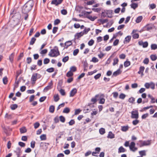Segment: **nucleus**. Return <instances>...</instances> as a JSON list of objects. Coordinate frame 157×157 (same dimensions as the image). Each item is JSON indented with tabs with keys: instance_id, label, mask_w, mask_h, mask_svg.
Masks as SVG:
<instances>
[{
	"instance_id": "obj_1",
	"label": "nucleus",
	"mask_w": 157,
	"mask_h": 157,
	"mask_svg": "<svg viewBox=\"0 0 157 157\" xmlns=\"http://www.w3.org/2000/svg\"><path fill=\"white\" fill-rule=\"evenodd\" d=\"M34 3L33 1L29 0L27 2L24 6L22 10V12L25 14H27L32 9Z\"/></svg>"
},
{
	"instance_id": "obj_2",
	"label": "nucleus",
	"mask_w": 157,
	"mask_h": 157,
	"mask_svg": "<svg viewBox=\"0 0 157 157\" xmlns=\"http://www.w3.org/2000/svg\"><path fill=\"white\" fill-rule=\"evenodd\" d=\"M60 55L58 47L55 46L54 48L51 49L48 53V56L52 57H56Z\"/></svg>"
},
{
	"instance_id": "obj_3",
	"label": "nucleus",
	"mask_w": 157,
	"mask_h": 157,
	"mask_svg": "<svg viewBox=\"0 0 157 157\" xmlns=\"http://www.w3.org/2000/svg\"><path fill=\"white\" fill-rule=\"evenodd\" d=\"M41 77V75L37 73L33 74L31 78V81L32 84H34L36 82V81L38 79L40 78Z\"/></svg>"
},
{
	"instance_id": "obj_4",
	"label": "nucleus",
	"mask_w": 157,
	"mask_h": 157,
	"mask_svg": "<svg viewBox=\"0 0 157 157\" xmlns=\"http://www.w3.org/2000/svg\"><path fill=\"white\" fill-rule=\"evenodd\" d=\"M151 144L150 141L149 140L143 141L140 140L139 141L138 144L140 147L144 146H147Z\"/></svg>"
},
{
	"instance_id": "obj_5",
	"label": "nucleus",
	"mask_w": 157,
	"mask_h": 157,
	"mask_svg": "<svg viewBox=\"0 0 157 157\" xmlns=\"http://www.w3.org/2000/svg\"><path fill=\"white\" fill-rule=\"evenodd\" d=\"M131 117L132 119H137L139 117V113L137 110H135L132 111Z\"/></svg>"
},
{
	"instance_id": "obj_6",
	"label": "nucleus",
	"mask_w": 157,
	"mask_h": 157,
	"mask_svg": "<svg viewBox=\"0 0 157 157\" xmlns=\"http://www.w3.org/2000/svg\"><path fill=\"white\" fill-rule=\"evenodd\" d=\"M135 144L134 142H132L130 143L129 146L130 149L131 151L135 152L137 150V148L135 147Z\"/></svg>"
},
{
	"instance_id": "obj_7",
	"label": "nucleus",
	"mask_w": 157,
	"mask_h": 157,
	"mask_svg": "<svg viewBox=\"0 0 157 157\" xmlns=\"http://www.w3.org/2000/svg\"><path fill=\"white\" fill-rule=\"evenodd\" d=\"M53 83L52 81L49 82L47 86H46L44 89L45 92L47 91L48 90L51 89L52 87Z\"/></svg>"
},
{
	"instance_id": "obj_8",
	"label": "nucleus",
	"mask_w": 157,
	"mask_h": 157,
	"mask_svg": "<svg viewBox=\"0 0 157 157\" xmlns=\"http://www.w3.org/2000/svg\"><path fill=\"white\" fill-rule=\"evenodd\" d=\"M137 31V30H133L131 33V34L132 35V38L134 39H138L139 37V34L136 33Z\"/></svg>"
},
{
	"instance_id": "obj_9",
	"label": "nucleus",
	"mask_w": 157,
	"mask_h": 157,
	"mask_svg": "<svg viewBox=\"0 0 157 157\" xmlns=\"http://www.w3.org/2000/svg\"><path fill=\"white\" fill-rule=\"evenodd\" d=\"M138 43L139 45L142 46L144 48H147L148 46V43L147 41L143 42L142 41H140Z\"/></svg>"
},
{
	"instance_id": "obj_10",
	"label": "nucleus",
	"mask_w": 157,
	"mask_h": 157,
	"mask_svg": "<svg viewBox=\"0 0 157 157\" xmlns=\"http://www.w3.org/2000/svg\"><path fill=\"white\" fill-rule=\"evenodd\" d=\"M63 0H53L51 2L52 4H54L56 6H58L60 4L63 2Z\"/></svg>"
},
{
	"instance_id": "obj_11",
	"label": "nucleus",
	"mask_w": 157,
	"mask_h": 157,
	"mask_svg": "<svg viewBox=\"0 0 157 157\" xmlns=\"http://www.w3.org/2000/svg\"><path fill=\"white\" fill-rule=\"evenodd\" d=\"M84 35L83 34V33H82V32L77 33L75 35V39H78L79 38H80L82 36Z\"/></svg>"
},
{
	"instance_id": "obj_12",
	"label": "nucleus",
	"mask_w": 157,
	"mask_h": 157,
	"mask_svg": "<svg viewBox=\"0 0 157 157\" xmlns=\"http://www.w3.org/2000/svg\"><path fill=\"white\" fill-rule=\"evenodd\" d=\"M77 92V90L75 88H73L70 92V97H72L74 96Z\"/></svg>"
},
{
	"instance_id": "obj_13",
	"label": "nucleus",
	"mask_w": 157,
	"mask_h": 157,
	"mask_svg": "<svg viewBox=\"0 0 157 157\" xmlns=\"http://www.w3.org/2000/svg\"><path fill=\"white\" fill-rule=\"evenodd\" d=\"M14 152L16 153L17 156V157H19L20 154L21 153V149L20 147H17L16 148L15 151Z\"/></svg>"
},
{
	"instance_id": "obj_14",
	"label": "nucleus",
	"mask_w": 157,
	"mask_h": 157,
	"mask_svg": "<svg viewBox=\"0 0 157 157\" xmlns=\"http://www.w3.org/2000/svg\"><path fill=\"white\" fill-rule=\"evenodd\" d=\"M145 68L144 66H141L140 67L139 71H138V73L139 74H141L142 76L144 75L143 72Z\"/></svg>"
},
{
	"instance_id": "obj_15",
	"label": "nucleus",
	"mask_w": 157,
	"mask_h": 157,
	"mask_svg": "<svg viewBox=\"0 0 157 157\" xmlns=\"http://www.w3.org/2000/svg\"><path fill=\"white\" fill-rule=\"evenodd\" d=\"M131 38V36H127L125 38L124 41V44L128 43L130 41Z\"/></svg>"
},
{
	"instance_id": "obj_16",
	"label": "nucleus",
	"mask_w": 157,
	"mask_h": 157,
	"mask_svg": "<svg viewBox=\"0 0 157 157\" xmlns=\"http://www.w3.org/2000/svg\"><path fill=\"white\" fill-rule=\"evenodd\" d=\"M121 71L120 69H118L117 71L114 72L113 73V76H116L121 74Z\"/></svg>"
},
{
	"instance_id": "obj_17",
	"label": "nucleus",
	"mask_w": 157,
	"mask_h": 157,
	"mask_svg": "<svg viewBox=\"0 0 157 157\" xmlns=\"http://www.w3.org/2000/svg\"><path fill=\"white\" fill-rule=\"evenodd\" d=\"M115 135L112 132L110 131L109 132L107 137L110 139H113L114 138Z\"/></svg>"
},
{
	"instance_id": "obj_18",
	"label": "nucleus",
	"mask_w": 157,
	"mask_h": 157,
	"mask_svg": "<svg viewBox=\"0 0 157 157\" xmlns=\"http://www.w3.org/2000/svg\"><path fill=\"white\" fill-rule=\"evenodd\" d=\"M72 44L71 41H68L66 42L65 44V48H67L68 47Z\"/></svg>"
},
{
	"instance_id": "obj_19",
	"label": "nucleus",
	"mask_w": 157,
	"mask_h": 157,
	"mask_svg": "<svg viewBox=\"0 0 157 157\" xmlns=\"http://www.w3.org/2000/svg\"><path fill=\"white\" fill-rule=\"evenodd\" d=\"M126 151V149L124 148L122 146H121L118 149V153H120L122 152H124Z\"/></svg>"
},
{
	"instance_id": "obj_20",
	"label": "nucleus",
	"mask_w": 157,
	"mask_h": 157,
	"mask_svg": "<svg viewBox=\"0 0 157 157\" xmlns=\"http://www.w3.org/2000/svg\"><path fill=\"white\" fill-rule=\"evenodd\" d=\"M129 128V127L128 125L121 126V130L123 132H126L128 131Z\"/></svg>"
},
{
	"instance_id": "obj_21",
	"label": "nucleus",
	"mask_w": 157,
	"mask_h": 157,
	"mask_svg": "<svg viewBox=\"0 0 157 157\" xmlns=\"http://www.w3.org/2000/svg\"><path fill=\"white\" fill-rule=\"evenodd\" d=\"M90 30V28H87L86 27H85L84 30L82 31V33H83V34H87L88 32Z\"/></svg>"
},
{
	"instance_id": "obj_22",
	"label": "nucleus",
	"mask_w": 157,
	"mask_h": 157,
	"mask_svg": "<svg viewBox=\"0 0 157 157\" xmlns=\"http://www.w3.org/2000/svg\"><path fill=\"white\" fill-rule=\"evenodd\" d=\"M20 132L21 133H23L27 132V130L25 127H23L20 129Z\"/></svg>"
},
{
	"instance_id": "obj_23",
	"label": "nucleus",
	"mask_w": 157,
	"mask_h": 157,
	"mask_svg": "<svg viewBox=\"0 0 157 157\" xmlns=\"http://www.w3.org/2000/svg\"><path fill=\"white\" fill-rule=\"evenodd\" d=\"M152 50H155L157 49V44H152L151 46Z\"/></svg>"
},
{
	"instance_id": "obj_24",
	"label": "nucleus",
	"mask_w": 157,
	"mask_h": 157,
	"mask_svg": "<svg viewBox=\"0 0 157 157\" xmlns=\"http://www.w3.org/2000/svg\"><path fill=\"white\" fill-rule=\"evenodd\" d=\"M143 19V17L142 16H139L138 17L136 20V23H139Z\"/></svg>"
},
{
	"instance_id": "obj_25",
	"label": "nucleus",
	"mask_w": 157,
	"mask_h": 157,
	"mask_svg": "<svg viewBox=\"0 0 157 157\" xmlns=\"http://www.w3.org/2000/svg\"><path fill=\"white\" fill-rule=\"evenodd\" d=\"M149 9L150 10H152L156 8V5L155 4L152 3L149 5Z\"/></svg>"
},
{
	"instance_id": "obj_26",
	"label": "nucleus",
	"mask_w": 157,
	"mask_h": 157,
	"mask_svg": "<svg viewBox=\"0 0 157 157\" xmlns=\"http://www.w3.org/2000/svg\"><path fill=\"white\" fill-rule=\"evenodd\" d=\"M54 101L55 102L58 101L59 99L58 94H55L54 96Z\"/></svg>"
},
{
	"instance_id": "obj_27",
	"label": "nucleus",
	"mask_w": 157,
	"mask_h": 157,
	"mask_svg": "<svg viewBox=\"0 0 157 157\" xmlns=\"http://www.w3.org/2000/svg\"><path fill=\"white\" fill-rule=\"evenodd\" d=\"M55 110V107L54 105H51L49 108V111L51 113H53Z\"/></svg>"
},
{
	"instance_id": "obj_28",
	"label": "nucleus",
	"mask_w": 157,
	"mask_h": 157,
	"mask_svg": "<svg viewBox=\"0 0 157 157\" xmlns=\"http://www.w3.org/2000/svg\"><path fill=\"white\" fill-rule=\"evenodd\" d=\"M139 153L140 155V157H143V156L146 155V152L145 150L139 151Z\"/></svg>"
},
{
	"instance_id": "obj_29",
	"label": "nucleus",
	"mask_w": 157,
	"mask_h": 157,
	"mask_svg": "<svg viewBox=\"0 0 157 157\" xmlns=\"http://www.w3.org/2000/svg\"><path fill=\"white\" fill-rule=\"evenodd\" d=\"M87 18L91 21H93L97 18V17L96 16L92 17L91 15H90L87 17Z\"/></svg>"
},
{
	"instance_id": "obj_30",
	"label": "nucleus",
	"mask_w": 157,
	"mask_h": 157,
	"mask_svg": "<svg viewBox=\"0 0 157 157\" xmlns=\"http://www.w3.org/2000/svg\"><path fill=\"white\" fill-rule=\"evenodd\" d=\"M41 140H46V136L45 134H42L40 136Z\"/></svg>"
},
{
	"instance_id": "obj_31",
	"label": "nucleus",
	"mask_w": 157,
	"mask_h": 157,
	"mask_svg": "<svg viewBox=\"0 0 157 157\" xmlns=\"http://www.w3.org/2000/svg\"><path fill=\"white\" fill-rule=\"evenodd\" d=\"M70 111V109L68 107L65 108L63 110V113H68Z\"/></svg>"
},
{
	"instance_id": "obj_32",
	"label": "nucleus",
	"mask_w": 157,
	"mask_h": 157,
	"mask_svg": "<svg viewBox=\"0 0 157 157\" xmlns=\"http://www.w3.org/2000/svg\"><path fill=\"white\" fill-rule=\"evenodd\" d=\"M131 6L132 8L135 10L138 7V4L135 3H132L131 5Z\"/></svg>"
},
{
	"instance_id": "obj_33",
	"label": "nucleus",
	"mask_w": 157,
	"mask_h": 157,
	"mask_svg": "<svg viewBox=\"0 0 157 157\" xmlns=\"http://www.w3.org/2000/svg\"><path fill=\"white\" fill-rule=\"evenodd\" d=\"M99 132L101 135H103L105 133V129L103 128H101L99 129Z\"/></svg>"
},
{
	"instance_id": "obj_34",
	"label": "nucleus",
	"mask_w": 157,
	"mask_h": 157,
	"mask_svg": "<svg viewBox=\"0 0 157 157\" xmlns=\"http://www.w3.org/2000/svg\"><path fill=\"white\" fill-rule=\"evenodd\" d=\"M130 65V62L128 61H127L124 63V66L125 67H127Z\"/></svg>"
},
{
	"instance_id": "obj_35",
	"label": "nucleus",
	"mask_w": 157,
	"mask_h": 157,
	"mask_svg": "<svg viewBox=\"0 0 157 157\" xmlns=\"http://www.w3.org/2000/svg\"><path fill=\"white\" fill-rule=\"evenodd\" d=\"M150 87L152 90H154L155 89V84L153 82H150Z\"/></svg>"
},
{
	"instance_id": "obj_36",
	"label": "nucleus",
	"mask_w": 157,
	"mask_h": 157,
	"mask_svg": "<svg viewBox=\"0 0 157 157\" xmlns=\"http://www.w3.org/2000/svg\"><path fill=\"white\" fill-rule=\"evenodd\" d=\"M119 60L117 58H115L113 59V65L115 66L117 63L118 62Z\"/></svg>"
},
{
	"instance_id": "obj_37",
	"label": "nucleus",
	"mask_w": 157,
	"mask_h": 157,
	"mask_svg": "<svg viewBox=\"0 0 157 157\" xmlns=\"http://www.w3.org/2000/svg\"><path fill=\"white\" fill-rule=\"evenodd\" d=\"M36 40V39L34 37H33L30 42V44L33 45L35 41Z\"/></svg>"
},
{
	"instance_id": "obj_38",
	"label": "nucleus",
	"mask_w": 157,
	"mask_h": 157,
	"mask_svg": "<svg viewBox=\"0 0 157 157\" xmlns=\"http://www.w3.org/2000/svg\"><path fill=\"white\" fill-rule=\"evenodd\" d=\"M17 105L16 104L11 105L10 108L12 110H14L17 107Z\"/></svg>"
},
{
	"instance_id": "obj_39",
	"label": "nucleus",
	"mask_w": 157,
	"mask_h": 157,
	"mask_svg": "<svg viewBox=\"0 0 157 157\" xmlns=\"http://www.w3.org/2000/svg\"><path fill=\"white\" fill-rule=\"evenodd\" d=\"M150 58L152 61H155L157 59V57L155 55H151L150 56Z\"/></svg>"
},
{
	"instance_id": "obj_40",
	"label": "nucleus",
	"mask_w": 157,
	"mask_h": 157,
	"mask_svg": "<svg viewBox=\"0 0 157 157\" xmlns=\"http://www.w3.org/2000/svg\"><path fill=\"white\" fill-rule=\"evenodd\" d=\"M5 48V45L2 44L0 46V52H2L3 51Z\"/></svg>"
},
{
	"instance_id": "obj_41",
	"label": "nucleus",
	"mask_w": 157,
	"mask_h": 157,
	"mask_svg": "<svg viewBox=\"0 0 157 157\" xmlns=\"http://www.w3.org/2000/svg\"><path fill=\"white\" fill-rule=\"evenodd\" d=\"M81 111V110L80 109H77L75 110V112L74 114L76 115L78 114Z\"/></svg>"
},
{
	"instance_id": "obj_42",
	"label": "nucleus",
	"mask_w": 157,
	"mask_h": 157,
	"mask_svg": "<svg viewBox=\"0 0 157 157\" xmlns=\"http://www.w3.org/2000/svg\"><path fill=\"white\" fill-rule=\"evenodd\" d=\"M60 22V20L59 19H57L54 21V25H56L59 24Z\"/></svg>"
},
{
	"instance_id": "obj_43",
	"label": "nucleus",
	"mask_w": 157,
	"mask_h": 157,
	"mask_svg": "<svg viewBox=\"0 0 157 157\" xmlns=\"http://www.w3.org/2000/svg\"><path fill=\"white\" fill-rule=\"evenodd\" d=\"M73 72L70 71L67 73L66 76L68 77H70L73 76Z\"/></svg>"
},
{
	"instance_id": "obj_44",
	"label": "nucleus",
	"mask_w": 157,
	"mask_h": 157,
	"mask_svg": "<svg viewBox=\"0 0 157 157\" xmlns=\"http://www.w3.org/2000/svg\"><path fill=\"white\" fill-rule=\"evenodd\" d=\"M14 56V54L13 53H12L9 56V59L11 62H12L13 60Z\"/></svg>"
},
{
	"instance_id": "obj_45",
	"label": "nucleus",
	"mask_w": 157,
	"mask_h": 157,
	"mask_svg": "<svg viewBox=\"0 0 157 157\" xmlns=\"http://www.w3.org/2000/svg\"><path fill=\"white\" fill-rule=\"evenodd\" d=\"M98 96V95H97L95 96L94 98H92L91 99V101L93 102V103H94L97 101L96 98Z\"/></svg>"
},
{
	"instance_id": "obj_46",
	"label": "nucleus",
	"mask_w": 157,
	"mask_h": 157,
	"mask_svg": "<svg viewBox=\"0 0 157 157\" xmlns=\"http://www.w3.org/2000/svg\"><path fill=\"white\" fill-rule=\"evenodd\" d=\"M69 57L68 56H66L64 57L62 59V61L64 63L67 62L69 60Z\"/></svg>"
},
{
	"instance_id": "obj_47",
	"label": "nucleus",
	"mask_w": 157,
	"mask_h": 157,
	"mask_svg": "<svg viewBox=\"0 0 157 157\" xmlns=\"http://www.w3.org/2000/svg\"><path fill=\"white\" fill-rule=\"evenodd\" d=\"M61 14L63 15H66L67 14V12L66 10L63 9L61 10Z\"/></svg>"
},
{
	"instance_id": "obj_48",
	"label": "nucleus",
	"mask_w": 157,
	"mask_h": 157,
	"mask_svg": "<svg viewBox=\"0 0 157 157\" xmlns=\"http://www.w3.org/2000/svg\"><path fill=\"white\" fill-rule=\"evenodd\" d=\"M48 52L47 49H44L42 50L40 52V53L41 54H46Z\"/></svg>"
},
{
	"instance_id": "obj_49",
	"label": "nucleus",
	"mask_w": 157,
	"mask_h": 157,
	"mask_svg": "<svg viewBox=\"0 0 157 157\" xmlns=\"http://www.w3.org/2000/svg\"><path fill=\"white\" fill-rule=\"evenodd\" d=\"M3 82L4 84H6L7 83L8 80L6 77H5L3 78Z\"/></svg>"
},
{
	"instance_id": "obj_50",
	"label": "nucleus",
	"mask_w": 157,
	"mask_h": 157,
	"mask_svg": "<svg viewBox=\"0 0 157 157\" xmlns=\"http://www.w3.org/2000/svg\"><path fill=\"white\" fill-rule=\"evenodd\" d=\"M92 10L95 12H99L101 10V9L100 8H92Z\"/></svg>"
},
{
	"instance_id": "obj_51",
	"label": "nucleus",
	"mask_w": 157,
	"mask_h": 157,
	"mask_svg": "<svg viewBox=\"0 0 157 157\" xmlns=\"http://www.w3.org/2000/svg\"><path fill=\"white\" fill-rule=\"evenodd\" d=\"M59 119H60V121L61 122H62L63 123H64L65 122V118L63 116H60L59 117Z\"/></svg>"
},
{
	"instance_id": "obj_52",
	"label": "nucleus",
	"mask_w": 157,
	"mask_h": 157,
	"mask_svg": "<svg viewBox=\"0 0 157 157\" xmlns=\"http://www.w3.org/2000/svg\"><path fill=\"white\" fill-rule=\"evenodd\" d=\"M54 69L53 67H51L47 69L46 71L48 72L51 73L54 71Z\"/></svg>"
},
{
	"instance_id": "obj_53",
	"label": "nucleus",
	"mask_w": 157,
	"mask_h": 157,
	"mask_svg": "<svg viewBox=\"0 0 157 157\" xmlns=\"http://www.w3.org/2000/svg\"><path fill=\"white\" fill-rule=\"evenodd\" d=\"M98 59L95 57H93L91 61L94 63H96L98 62Z\"/></svg>"
},
{
	"instance_id": "obj_54",
	"label": "nucleus",
	"mask_w": 157,
	"mask_h": 157,
	"mask_svg": "<svg viewBox=\"0 0 157 157\" xmlns=\"http://www.w3.org/2000/svg\"><path fill=\"white\" fill-rule=\"evenodd\" d=\"M126 95L124 94L121 93L119 95V98L122 99H124Z\"/></svg>"
},
{
	"instance_id": "obj_55",
	"label": "nucleus",
	"mask_w": 157,
	"mask_h": 157,
	"mask_svg": "<svg viewBox=\"0 0 157 157\" xmlns=\"http://www.w3.org/2000/svg\"><path fill=\"white\" fill-rule=\"evenodd\" d=\"M50 61V60L48 58H45L44 60V64H47Z\"/></svg>"
},
{
	"instance_id": "obj_56",
	"label": "nucleus",
	"mask_w": 157,
	"mask_h": 157,
	"mask_svg": "<svg viewBox=\"0 0 157 157\" xmlns=\"http://www.w3.org/2000/svg\"><path fill=\"white\" fill-rule=\"evenodd\" d=\"M135 99L133 97H131L128 99V101L131 103H133L135 101Z\"/></svg>"
},
{
	"instance_id": "obj_57",
	"label": "nucleus",
	"mask_w": 157,
	"mask_h": 157,
	"mask_svg": "<svg viewBox=\"0 0 157 157\" xmlns=\"http://www.w3.org/2000/svg\"><path fill=\"white\" fill-rule=\"evenodd\" d=\"M139 122V121L137 119H136L132 121V123L133 125H136Z\"/></svg>"
},
{
	"instance_id": "obj_58",
	"label": "nucleus",
	"mask_w": 157,
	"mask_h": 157,
	"mask_svg": "<svg viewBox=\"0 0 157 157\" xmlns=\"http://www.w3.org/2000/svg\"><path fill=\"white\" fill-rule=\"evenodd\" d=\"M150 82H146L144 85V86L146 89H149L150 87Z\"/></svg>"
},
{
	"instance_id": "obj_59",
	"label": "nucleus",
	"mask_w": 157,
	"mask_h": 157,
	"mask_svg": "<svg viewBox=\"0 0 157 157\" xmlns=\"http://www.w3.org/2000/svg\"><path fill=\"white\" fill-rule=\"evenodd\" d=\"M94 41L93 39L90 40L88 43V44L90 46H92L94 44Z\"/></svg>"
},
{
	"instance_id": "obj_60",
	"label": "nucleus",
	"mask_w": 157,
	"mask_h": 157,
	"mask_svg": "<svg viewBox=\"0 0 157 157\" xmlns=\"http://www.w3.org/2000/svg\"><path fill=\"white\" fill-rule=\"evenodd\" d=\"M101 74L98 73L94 76V78L95 79L97 80L100 78V77L101 76Z\"/></svg>"
},
{
	"instance_id": "obj_61",
	"label": "nucleus",
	"mask_w": 157,
	"mask_h": 157,
	"mask_svg": "<svg viewBox=\"0 0 157 157\" xmlns=\"http://www.w3.org/2000/svg\"><path fill=\"white\" fill-rule=\"evenodd\" d=\"M76 70V68L75 66L71 67L70 68V70L72 72H75Z\"/></svg>"
},
{
	"instance_id": "obj_62",
	"label": "nucleus",
	"mask_w": 157,
	"mask_h": 157,
	"mask_svg": "<svg viewBox=\"0 0 157 157\" xmlns=\"http://www.w3.org/2000/svg\"><path fill=\"white\" fill-rule=\"evenodd\" d=\"M79 52V50L78 49H76L73 52V55L74 56L77 55Z\"/></svg>"
},
{
	"instance_id": "obj_63",
	"label": "nucleus",
	"mask_w": 157,
	"mask_h": 157,
	"mask_svg": "<svg viewBox=\"0 0 157 157\" xmlns=\"http://www.w3.org/2000/svg\"><path fill=\"white\" fill-rule=\"evenodd\" d=\"M149 60L148 58H146L144 59L143 61V63L146 64H148L149 63Z\"/></svg>"
},
{
	"instance_id": "obj_64",
	"label": "nucleus",
	"mask_w": 157,
	"mask_h": 157,
	"mask_svg": "<svg viewBox=\"0 0 157 157\" xmlns=\"http://www.w3.org/2000/svg\"><path fill=\"white\" fill-rule=\"evenodd\" d=\"M58 27H53L52 29V32L53 33L55 34L56 33V32L58 29Z\"/></svg>"
}]
</instances>
